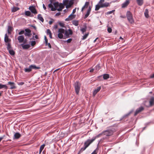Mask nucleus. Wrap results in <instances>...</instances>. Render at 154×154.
Returning a JSON list of instances; mask_svg holds the SVG:
<instances>
[{
  "label": "nucleus",
  "mask_w": 154,
  "mask_h": 154,
  "mask_svg": "<svg viewBox=\"0 0 154 154\" xmlns=\"http://www.w3.org/2000/svg\"><path fill=\"white\" fill-rule=\"evenodd\" d=\"M126 17L128 22L131 24L134 23V20L133 18L132 14L129 11H128L126 14Z\"/></svg>",
  "instance_id": "obj_1"
},
{
  "label": "nucleus",
  "mask_w": 154,
  "mask_h": 154,
  "mask_svg": "<svg viewBox=\"0 0 154 154\" xmlns=\"http://www.w3.org/2000/svg\"><path fill=\"white\" fill-rule=\"evenodd\" d=\"M73 34L72 31L70 28L68 29L65 30L63 39H66L70 37V35Z\"/></svg>",
  "instance_id": "obj_2"
},
{
  "label": "nucleus",
  "mask_w": 154,
  "mask_h": 154,
  "mask_svg": "<svg viewBox=\"0 0 154 154\" xmlns=\"http://www.w3.org/2000/svg\"><path fill=\"white\" fill-rule=\"evenodd\" d=\"M73 86L75 88V91L76 94H78L80 90V83L78 81H77L74 83Z\"/></svg>",
  "instance_id": "obj_3"
},
{
  "label": "nucleus",
  "mask_w": 154,
  "mask_h": 154,
  "mask_svg": "<svg viewBox=\"0 0 154 154\" xmlns=\"http://www.w3.org/2000/svg\"><path fill=\"white\" fill-rule=\"evenodd\" d=\"M65 29L62 28H60L58 29V37L60 39L63 38L64 37L63 34H64Z\"/></svg>",
  "instance_id": "obj_4"
},
{
  "label": "nucleus",
  "mask_w": 154,
  "mask_h": 154,
  "mask_svg": "<svg viewBox=\"0 0 154 154\" xmlns=\"http://www.w3.org/2000/svg\"><path fill=\"white\" fill-rule=\"evenodd\" d=\"M113 133V131L112 130H106L103 131L102 132L103 135L106 137H109L112 135Z\"/></svg>",
  "instance_id": "obj_5"
},
{
  "label": "nucleus",
  "mask_w": 154,
  "mask_h": 154,
  "mask_svg": "<svg viewBox=\"0 0 154 154\" xmlns=\"http://www.w3.org/2000/svg\"><path fill=\"white\" fill-rule=\"evenodd\" d=\"M95 140V138H92L91 139H88L86 140L84 144V146L87 148Z\"/></svg>",
  "instance_id": "obj_6"
},
{
  "label": "nucleus",
  "mask_w": 154,
  "mask_h": 154,
  "mask_svg": "<svg viewBox=\"0 0 154 154\" xmlns=\"http://www.w3.org/2000/svg\"><path fill=\"white\" fill-rule=\"evenodd\" d=\"M144 110V108L142 106H140L136 110L134 114V116H136L137 114L142 112Z\"/></svg>",
  "instance_id": "obj_7"
},
{
  "label": "nucleus",
  "mask_w": 154,
  "mask_h": 154,
  "mask_svg": "<svg viewBox=\"0 0 154 154\" xmlns=\"http://www.w3.org/2000/svg\"><path fill=\"white\" fill-rule=\"evenodd\" d=\"M75 17V15L71 14L68 17L65 19L66 21H69L70 20H72Z\"/></svg>",
  "instance_id": "obj_8"
},
{
  "label": "nucleus",
  "mask_w": 154,
  "mask_h": 154,
  "mask_svg": "<svg viewBox=\"0 0 154 154\" xmlns=\"http://www.w3.org/2000/svg\"><path fill=\"white\" fill-rule=\"evenodd\" d=\"M25 35L26 36L28 37H30L31 35V31L30 29H25Z\"/></svg>",
  "instance_id": "obj_9"
},
{
  "label": "nucleus",
  "mask_w": 154,
  "mask_h": 154,
  "mask_svg": "<svg viewBox=\"0 0 154 154\" xmlns=\"http://www.w3.org/2000/svg\"><path fill=\"white\" fill-rule=\"evenodd\" d=\"M11 41V39L9 38L7 34L6 33L5 35L4 42L6 43H8L10 42Z\"/></svg>",
  "instance_id": "obj_10"
},
{
  "label": "nucleus",
  "mask_w": 154,
  "mask_h": 154,
  "mask_svg": "<svg viewBox=\"0 0 154 154\" xmlns=\"http://www.w3.org/2000/svg\"><path fill=\"white\" fill-rule=\"evenodd\" d=\"M7 84L10 85L11 87L10 88V89H14L16 88L15 86V83L13 82H9Z\"/></svg>",
  "instance_id": "obj_11"
},
{
  "label": "nucleus",
  "mask_w": 154,
  "mask_h": 154,
  "mask_svg": "<svg viewBox=\"0 0 154 154\" xmlns=\"http://www.w3.org/2000/svg\"><path fill=\"white\" fill-rule=\"evenodd\" d=\"M21 136V135L18 132L15 133L13 137V139H17L20 138Z\"/></svg>",
  "instance_id": "obj_12"
},
{
  "label": "nucleus",
  "mask_w": 154,
  "mask_h": 154,
  "mask_svg": "<svg viewBox=\"0 0 154 154\" xmlns=\"http://www.w3.org/2000/svg\"><path fill=\"white\" fill-rule=\"evenodd\" d=\"M29 9L32 13L34 14H36L37 13V11L36 9L33 6H30L29 8Z\"/></svg>",
  "instance_id": "obj_13"
},
{
  "label": "nucleus",
  "mask_w": 154,
  "mask_h": 154,
  "mask_svg": "<svg viewBox=\"0 0 154 154\" xmlns=\"http://www.w3.org/2000/svg\"><path fill=\"white\" fill-rule=\"evenodd\" d=\"M21 45L22 47L24 49H26L29 48L30 46V44H27L24 45V43L22 44H21Z\"/></svg>",
  "instance_id": "obj_14"
},
{
  "label": "nucleus",
  "mask_w": 154,
  "mask_h": 154,
  "mask_svg": "<svg viewBox=\"0 0 154 154\" xmlns=\"http://www.w3.org/2000/svg\"><path fill=\"white\" fill-rule=\"evenodd\" d=\"M18 40L20 43L23 42L24 41V38L23 35H19L17 38Z\"/></svg>",
  "instance_id": "obj_15"
},
{
  "label": "nucleus",
  "mask_w": 154,
  "mask_h": 154,
  "mask_svg": "<svg viewBox=\"0 0 154 154\" xmlns=\"http://www.w3.org/2000/svg\"><path fill=\"white\" fill-rule=\"evenodd\" d=\"M101 89V87L99 86L96 89H95L93 92V94L94 96L97 94V93L99 92Z\"/></svg>",
  "instance_id": "obj_16"
},
{
  "label": "nucleus",
  "mask_w": 154,
  "mask_h": 154,
  "mask_svg": "<svg viewBox=\"0 0 154 154\" xmlns=\"http://www.w3.org/2000/svg\"><path fill=\"white\" fill-rule=\"evenodd\" d=\"M74 2L72 0H71L69 1V2H68V5H67L66 6V8H68L71 7V6L73 4Z\"/></svg>",
  "instance_id": "obj_17"
},
{
  "label": "nucleus",
  "mask_w": 154,
  "mask_h": 154,
  "mask_svg": "<svg viewBox=\"0 0 154 154\" xmlns=\"http://www.w3.org/2000/svg\"><path fill=\"white\" fill-rule=\"evenodd\" d=\"M91 11V6H90L88 8V11H87V13L85 15L84 17V19H86L88 16L90 14Z\"/></svg>",
  "instance_id": "obj_18"
},
{
  "label": "nucleus",
  "mask_w": 154,
  "mask_h": 154,
  "mask_svg": "<svg viewBox=\"0 0 154 154\" xmlns=\"http://www.w3.org/2000/svg\"><path fill=\"white\" fill-rule=\"evenodd\" d=\"M100 5L102 8L110 6L109 3L107 2H106L104 3H101Z\"/></svg>",
  "instance_id": "obj_19"
},
{
  "label": "nucleus",
  "mask_w": 154,
  "mask_h": 154,
  "mask_svg": "<svg viewBox=\"0 0 154 154\" xmlns=\"http://www.w3.org/2000/svg\"><path fill=\"white\" fill-rule=\"evenodd\" d=\"M51 3L48 5V7L50 8H51V11H54L57 10V8H54L53 5L51 4Z\"/></svg>",
  "instance_id": "obj_20"
},
{
  "label": "nucleus",
  "mask_w": 154,
  "mask_h": 154,
  "mask_svg": "<svg viewBox=\"0 0 154 154\" xmlns=\"http://www.w3.org/2000/svg\"><path fill=\"white\" fill-rule=\"evenodd\" d=\"M129 3V2L128 0L126 1L122 4V8H125L128 6Z\"/></svg>",
  "instance_id": "obj_21"
},
{
  "label": "nucleus",
  "mask_w": 154,
  "mask_h": 154,
  "mask_svg": "<svg viewBox=\"0 0 154 154\" xmlns=\"http://www.w3.org/2000/svg\"><path fill=\"white\" fill-rule=\"evenodd\" d=\"M149 105L150 106H152L154 103V97H152L149 100Z\"/></svg>",
  "instance_id": "obj_22"
},
{
  "label": "nucleus",
  "mask_w": 154,
  "mask_h": 154,
  "mask_svg": "<svg viewBox=\"0 0 154 154\" xmlns=\"http://www.w3.org/2000/svg\"><path fill=\"white\" fill-rule=\"evenodd\" d=\"M144 15L146 18H148L149 17V10L147 9H146L145 10Z\"/></svg>",
  "instance_id": "obj_23"
},
{
  "label": "nucleus",
  "mask_w": 154,
  "mask_h": 154,
  "mask_svg": "<svg viewBox=\"0 0 154 154\" xmlns=\"http://www.w3.org/2000/svg\"><path fill=\"white\" fill-rule=\"evenodd\" d=\"M136 2L139 6H141L143 4V0H136Z\"/></svg>",
  "instance_id": "obj_24"
},
{
  "label": "nucleus",
  "mask_w": 154,
  "mask_h": 154,
  "mask_svg": "<svg viewBox=\"0 0 154 154\" xmlns=\"http://www.w3.org/2000/svg\"><path fill=\"white\" fill-rule=\"evenodd\" d=\"M46 33H47V35H49L50 38H52V33L51 32V30L49 29H48L47 30Z\"/></svg>",
  "instance_id": "obj_25"
},
{
  "label": "nucleus",
  "mask_w": 154,
  "mask_h": 154,
  "mask_svg": "<svg viewBox=\"0 0 154 154\" xmlns=\"http://www.w3.org/2000/svg\"><path fill=\"white\" fill-rule=\"evenodd\" d=\"M37 18L38 20H40L42 22H44V19L41 14H39L38 15Z\"/></svg>",
  "instance_id": "obj_26"
},
{
  "label": "nucleus",
  "mask_w": 154,
  "mask_h": 154,
  "mask_svg": "<svg viewBox=\"0 0 154 154\" xmlns=\"http://www.w3.org/2000/svg\"><path fill=\"white\" fill-rule=\"evenodd\" d=\"M87 29V26L86 25H84V27L81 29L80 30L82 31V33L83 34L86 32Z\"/></svg>",
  "instance_id": "obj_27"
},
{
  "label": "nucleus",
  "mask_w": 154,
  "mask_h": 154,
  "mask_svg": "<svg viewBox=\"0 0 154 154\" xmlns=\"http://www.w3.org/2000/svg\"><path fill=\"white\" fill-rule=\"evenodd\" d=\"M134 110L133 109H131V111H129V112H128V113L124 115L123 116L122 119L128 116L131 113L134 111Z\"/></svg>",
  "instance_id": "obj_28"
},
{
  "label": "nucleus",
  "mask_w": 154,
  "mask_h": 154,
  "mask_svg": "<svg viewBox=\"0 0 154 154\" xmlns=\"http://www.w3.org/2000/svg\"><path fill=\"white\" fill-rule=\"evenodd\" d=\"M3 88L7 89L8 88V87L6 85H3L1 83H0V89H1Z\"/></svg>",
  "instance_id": "obj_29"
},
{
  "label": "nucleus",
  "mask_w": 154,
  "mask_h": 154,
  "mask_svg": "<svg viewBox=\"0 0 154 154\" xmlns=\"http://www.w3.org/2000/svg\"><path fill=\"white\" fill-rule=\"evenodd\" d=\"M103 75V79L104 80L107 79L109 77V75L107 74H104Z\"/></svg>",
  "instance_id": "obj_30"
},
{
  "label": "nucleus",
  "mask_w": 154,
  "mask_h": 154,
  "mask_svg": "<svg viewBox=\"0 0 154 154\" xmlns=\"http://www.w3.org/2000/svg\"><path fill=\"white\" fill-rule=\"evenodd\" d=\"M31 68L30 67V66H29V68H26L25 69L24 71L25 72H30L32 71Z\"/></svg>",
  "instance_id": "obj_31"
},
{
  "label": "nucleus",
  "mask_w": 154,
  "mask_h": 154,
  "mask_svg": "<svg viewBox=\"0 0 154 154\" xmlns=\"http://www.w3.org/2000/svg\"><path fill=\"white\" fill-rule=\"evenodd\" d=\"M7 48L8 51L12 49L10 42L7 43Z\"/></svg>",
  "instance_id": "obj_32"
},
{
  "label": "nucleus",
  "mask_w": 154,
  "mask_h": 154,
  "mask_svg": "<svg viewBox=\"0 0 154 154\" xmlns=\"http://www.w3.org/2000/svg\"><path fill=\"white\" fill-rule=\"evenodd\" d=\"M45 146V144H44L42 145L40 147L39 151V153L40 154L42 152V151L44 149V147Z\"/></svg>",
  "instance_id": "obj_33"
},
{
  "label": "nucleus",
  "mask_w": 154,
  "mask_h": 154,
  "mask_svg": "<svg viewBox=\"0 0 154 154\" xmlns=\"http://www.w3.org/2000/svg\"><path fill=\"white\" fill-rule=\"evenodd\" d=\"M30 67L32 69H37L40 68V67H37L35 65H31Z\"/></svg>",
  "instance_id": "obj_34"
},
{
  "label": "nucleus",
  "mask_w": 154,
  "mask_h": 154,
  "mask_svg": "<svg viewBox=\"0 0 154 154\" xmlns=\"http://www.w3.org/2000/svg\"><path fill=\"white\" fill-rule=\"evenodd\" d=\"M100 8H102L100 5L99 4V3H98V4L97 5L95 6V10L98 11Z\"/></svg>",
  "instance_id": "obj_35"
},
{
  "label": "nucleus",
  "mask_w": 154,
  "mask_h": 154,
  "mask_svg": "<svg viewBox=\"0 0 154 154\" xmlns=\"http://www.w3.org/2000/svg\"><path fill=\"white\" fill-rule=\"evenodd\" d=\"M10 54L12 55L13 56L15 54V52L12 49L8 51Z\"/></svg>",
  "instance_id": "obj_36"
},
{
  "label": "nucleus",
  "mask_w": 154,
  "mask_h": 154,
  "mask_svg": "<svg viewBox=\"0 0 154 154\" xmlns=\"http://www.w3.org/2000/svg\"><path fill=\"white\" fill-rule=\"evenodd\" d=\"M72 24L75 26H78L79 25V22L78 20H74L72 21Z\"/></svg>",
  "instance_id": "obj_37"
},
{
  "label": "nucleus",
  "mask_w": 154,
  "mask_h": 154,
  "mask_svg": "<svg viewBox=\"0 0 154 154\" xmlns=\"http://www.w3.org/2000/svg\"><path fill=\"white\" fill-rule=\"evenodd\" d=\"M69 0H63V5L64 6H66L67 5H68Z\"/></svg>",
  "instance_id": "obj_38"
},
{
  "label": "nucleus",
  "mask_w": 154,
  "mask_h": 154,
  "mask_svg": "<svg viewBox=\"0 0 154 154\" xmlns=\"http://www.w3.org/2000/svg\"><path fill=\"white\" fill-rule=\"evenodd\" d=\"M31 14V12L29 11H26L25 12V14L27 16H30Z\"/></svg>",
  "instance_id": "obj_39"
},
{
  "label": "nucleus",
  "mask_w": 154,
  "mask_h": 154,
  "mask_svg": "<svg viewBox=\"0 0 154 154\" xmlns=\"http://www.w3.org/2000/svg\"><path fill=\"white\" fill-rule=\"evenodd\" d=\"M86 148H87V147L85 146H84L81 149L79 150V152H80L82 153L83 151H84L86 149Z\"/></svg>",
  "instance_id": "obj_40"
},
{
  "label": "nucleus",
  "mask_w": 154,
  "mask_h": 154,
  "mask_svg": "<svg viewBox=\"0 0 154 154\" xmlns=\"http://www.w3.org/2000/svg\"><path fill=\"white\" fill-rule=\"evenodd\" d=\"M54 8H56L58 6H59V3L58 2L54 3Z\"/></svg>",
  "instance_id": "obj_41"
},
{
  "label": "nucleus",
  "mask_w": 154,
  "mask_h": 154,
  "mask_svg": "<svg viewBox=\"0 0 154 154\" xmlns=\"http://www.w3.org/2000/svg\"><path fill=\"white\" fill-rule=\"evenodd\" d=\"M101 135H103V134L102 133H100L97 135L95 137H93L92 138H95V140L97 138H98L99 137H100V136Z\"/></svg>",
  "instance_id": "obj_42"
},
{
  "label": "nucleus",
  "mask_w": 154,
  "mask_h": 154,
  "mask_svg": "<svg viewBox=\"0 0 154 154\" xmlns=\"http://www.w3.org/2000/svg\"><path fill=\"white\" fill-rule=\"evenodd\" d=\"M88 33L85 34L83 36V38L82 39V40L85 39L88 35Z\"/></svg>",
  "instance_id": "obj_43"
},
{
  "label": "nucleus",
  "mask_w": 154,
  "mask_h": 154,
  "mask_svg": "<svg viewBox=\"0 0 154 154\" xmlns=\"http://www.w3.org/2000/svg\"><path fill=\"white\" fill-rule=\"evenodd\" d=\"M19 8L17 7L14 8L12 10V11L13 12H15L17 11Z\"/></svg>",
  "instance_id": "obj_44"
},
{
  "label": "nucleus",
  "mask_w": 154,
  "mask_h": 154,
  "mask_svg": "<svg viewBox=\"0 0 154 154\" xmlns=\"http://www.w3.org/2000/svg\"><path fill=\"white\" fill-rule=\"evenodd\" d=\"M100 65H97L95 66V69L96 70L98 71L100 69Z\"/></svg>",
  "instance_id": "obj_45"
},
{
  "label": "nucleus",
  "mask_w": 154,
  "mask_h": 154,
  "mask_svg": "<svg viewBox=\"0 0 154 154\" xmlns=\"http://www.w3.org/2000/svg\"><path fill=\"white\" fill-rule=\"evenodd\" d=\"M107 31L109 33H111L112 31V29L111 28L108 27V26H107Z\"/></svg>",
  "instance_id": "obj_46"
},
{
  "label": "nucleus",
  "mask_w": 154,
  "mask_h": 154,
  "mask_svg": "<svg viewBox=\"0 0 154 154\" xmlns=\"http://www.w3.org/2000/svg\"><path fill=\"white\" fill-rule=\"evenodd\" d=\"M115 11V10H113L112 11H108L106 12V14L107 15H109V14H110L112 13L113 12H114Z\"/></svg>",
  "instance_id": "obj_47"
},
{
  "label": "nucleus",
  "mask_w": 154,
  "mask_h": 154,
  "mask_svg": "<svg viewBox=\"0 0 154 154\" xmlns=\"http://www.w3.org/2000/svg\"><path fill=\"white\" fill-rule=\"evenodd\" d=\"M13 29L12 27L10 26H8V30H9L10 31H11L12 32Z\"/></svg>",
  "instance_id": "obj_48"
},
{
  "label": "nucleus",
  "mask_w": 154,
  "mask_h": 154,
  "mask_svg": "<svg viewBox=\"0 0 154 154\" xmlns=\"http://www.w3.org/2000/svg\"><path fill=\"white\" fill-rule=\"evenodd\" d=\"M72 39L71 38H69L67 39V40L64 41V42H67V43H70L72 41Z\"/></svg>",
  "instance_id": "obj_49"
},
{
  "label": "nucleus",
  "mask_w": 154,
  "mask_h": 154,
  "mask_svg": "<svg viewBox=\"0 0 154 154\" xmlns=\"http://www.w3.org/2000/svg\"><path fill=\"white\" fill-rule=\"evenodd\" d=\"M36 44L35 41H32L31 42V45L32 46H34Z\"/></svg>",
  "instance_id": "obj_50"
},
{
  "label": "nucleus",
  "mask_w": 154,
  "mask_h": 154,
  "mask_svg": "<svg viewBox=\"0 0 154 154\" xmlns=\"http://www.w3.org/2000/svg\"><path fill=\"white\" fill-rule=\"evenodd\" d=\"M63 8H63H61V6L59 5V8L57 9V10L58 11H61Z\"/></svg>",
  "instance_id": "obj_51"
},
{
  "label": "nucleus",
  "mask_w": 154,
  "mask_h": 154,
  "mask_svg": "<svg viewBox=\"0 0 154 154\" xmlns=\"http://www.w3.org/2000/svg\"><path fill=\"white\" fill-rule=\"evenodd\" d=\"M59 24L60 26H61L65 28V27L64 26V23L60 22L59 23Z\"/></svg>",
  "instance_id": "obj_52"
},
{
  "label": "nucleus",
  "mask_w": 154,
  "mask_h": 154,
  "mask_svg": "<svg viewBox=\"0 0 154 154\" xmlns=\"http://www.w3.org/2000/svg\"><path fill=\"white\" fill-rule=\"evenodd\" d=\"M24 84V82H18V83H17V84L19 85H23Z\"/></svg>",
  "instance_id": "obj_53"
},
{
  "label": "nucleus",
  "mask_w": 154,
  "mask_h": 154,
  "mask_svg": "<svg viewBox=\"0 0 154 154\" xmlns=\"http://www.w3.org/2000/svg\"><path fill=\"white\" fill-rule=\"evenodd\" d=\"M89 5V2H86L85 3V4L84 6L83 7H85V6H88Z\"/></svg>",
  "instance_id": "obj_54"
},
{
  "label": "nucleus",
  "mask_w": 154,
  "mask_h": 154,
  "mask_svg": "<svg viewBox=\"0 0 154 154\" xmlns=\"http://www.w3.org/2000/svg\"><path fill=\"white\" fill-rule=\"evenodd\" d=\"M24 30H21L20 31L19 33H18V34L19 35H22V34H23L24 33Z\"/></svg>",
  "instance_id": "obj_55"
},
{
  "label": "nucleus",
  "mask_w": 154,
  "mask_h": 154,
  "mask_svg": "<svg viewBox=\"0 0 154 154\" xmlns=\"http://www.w3.org/2000/svg\"><path fill=\"white\" fill-rule=\"evenodd\" d=\"M102 75H99V76H98L97 77L98 79L99 80H101L102 79Z\"/></svg>",
  "instance_id": "obj_56"
},
{
  "label": "nucleus",
  "mask_w": 154,
  "mask_h": 154,
  "mask_svg": "<svg viewBox=\"0 0 154 154\" xmlns=\"http://www.w3.org/2000/svg\"><path fill=\"white\" fill-rule=\"evenodd\" d=\"M5 137V135H3L2 136L0 137V142L1 141V140L4 138Z\"/></svg>",
  "instance_id": "obj_57"
},
{
  "label": "nucleus",
  "mask_w": 154,
  "mask_h": 154,
  "mask_svg": "<svg viewBox=\"0 0 154 154\" xmlns=\"http://www.w3.org/2000/svg\"><path fill=\"white\" fill-rule=\"evenodd\" d=\"M104 2V0H100L98 3L99 4H101V3H103V2Z\"/></svg>",
  "instance_id": "obj_58"
},
{
  "label": "nucleus",
  "mask_w": 154,
  "mask_h": 154,
  "mask_svg": "<svg viewBox=\"0 0 154 154\" xmlns=\"http://www.w3.org/2000/svg\"><path fill=\"white\" fill-rule=\"evenodd\" d=\"M76 8H75L72 11V14H74L76 12Z\"/></svg>",
  "instance_id": "obj_59"
},
{
  "label": "nucleus",
  "mask_w": 154,
  "mask_h": 154,
  "mask_svg": "<svg viewBox=\"0 0 154 154\" xmlns=\"http://www.w3.org/2000/svg\"><path fill=\"white\" fill-rule=\"evenodd\" d=\"M97 147L96 149H95L93 152L91 154H97V153L96 152V151L97 149Z\"/></svg>",
  "instance_id": "obj_60"
},
{
  "label": "nucleus",
  "mask_w": 154,
  "mask_h": 154,
  "mask_svg": "<svg viewBox=\"0 0 154 154\" xmlns=\"http://www.w3.org/2000/svg\"><path fill=\"white\" fill-rule=\"evenodd\" d=\"M107 139V137H103V138H102V139H101L100 140V141H103L104 140Z\"/></svg>",
  "instance_id": "obj_61"
},
{
  "label": "nucleus",
  "mask_w": 154,
  "mask_h": 154,
  "mask_svg": "<svg viewBox=\"0 0 154 154\" xmlns=\"http://www.w3.org/2000/svg\"><path fill=\"white\" fill-rule=\"evenodd\" d=\"M47 45L48 46L49 48H51V45L50 44V43H48Z\"/></svg>",
  "instance_id": "obj_62"
},
{
  "label": "nucleus",
  "mask_w": 154,
  "mask_h": 154,
  "mask_svg": "<svg viewBox=\"0 0 154 154\" xmlns=\"http://www.w3.org/2000/svg\"><path fill=\"white\" fill-rule=\"evenodd\" d=\"M45 45L46 46H47V44H48V39H47L46 40H45Z\"/></svg>",
  "instance_id": "obj_63"
},
{
  "label": "nucleus",
  "mask_w": 154,
  "mask_h": 154,
  "mask_svg": "<svg viewBox=\"0 0 154 154\" xmlns=\"http://www.w3.org/2000/svg\"><path fill=\"white\" fill-rule=\"evenodd\" d=\"M120 17L122 18H125L126 17L125 15H121Z\"/></svg>",
  "instance_id": "obj_64"
}]
</instances>
